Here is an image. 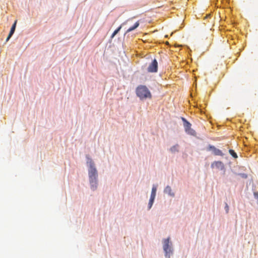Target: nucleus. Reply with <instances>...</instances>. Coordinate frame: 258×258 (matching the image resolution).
<instances>
[{"label":"nucleus","instance_id":"obj_14","mask_svg":"<svg viewBox=\"0 0 258 258\" xmlns=\"http://www.w3.org/2000/svg\"><path fill=\"white\" fill-rule=\"evenodd\" d=\"M157 188L155 186H153L152 189L151 197L155 198Z\"/></svg>","mask_w":258,"mask_h":258},{"label":"nucleus","instance_id":"obj_15","mask_svg":"<svg viewBox=\"0 0 258 258\" xmlns=\"http://www.w3.org/2000/svg\"><path fill=\"white\" fill-rule=\"evenodd\" d=\"M154 199H155V198H153L151 197H150V199L149 203H148L149 209H151V208L152 207L153 202H154Z\"/></svg>","mask_w":258,"mask_h":258},{"label":"nucleus","instance_id":"obj_9","mask_svg":"<svg viewBox=\"0 0 258 258\" xmlns=\"http://www.w3.org/2000/svg\"><path fill=\"white\" fill-rule=\"evenodd\" d=\"M164 192L166 194H167L168 195H169L172 197H173L174 196V193L172 192V189H171V187L168 185L165 187V188L164 189Z\"/></svg>","mask_w":258,"mask_h":258},{"label":"nucleus","instance_id":"obj_8","mask_svg":"<svg viewBox=\"0 0 258 258\" xmlns=\"http://www.w3.org/2000/svg\"><path fill=\"white\" fill-rule=\"evenodd\" d=\"M16 23H17V21H15V22H14V23L13 24V25H12V26L11 27L9 34L6 39V41H8L10 39V38L12 37L13 34H14V33L15 31V29H16Z\"/></svg>","mask_w":258,"mask_h":258},{"label":"nucleus","instance_id":"obj_10","mask_svg":"<svg viewBox=\"0 0 258 258\" xmlns=\"http://www.w3.org/2000/svg\"><path fill=\"white\" fill-rule=\"evenodd\" d=\"M127 22V21L124 22L121 25H120L119 27H118L117 28V29H116L114 32L113 33H112L111 37V38H113L116 34H117V33L120 31V30L121 29V27H122V25H123V24H126V23Z\"/></svg>","mask_w":258,"mask_h":258},{"label":"nucleus","instance_id":"obj_7","mask_svg":"<svg viewBox=\"0 0 258 258\" xmlns=\"http://www.w3.org/2000/svg\"><path fill=\"white\" fill-rule=\"evenodd\" d=\"M208 149L209 150H211L213 151V153L215 155H223V153L221 150L218 149H217L214 146L210 145L208 147Z\"/></svg>","mask_w":258,"mask_h":258},{"label":"nucleus","instance_id":"obj_1","mask_svg":"<svg viewBox=\"0 0 258 258\" xmlns=\"http://www.w3.org/2000/svg\"><path fill=\"white\" fill-rule=\"evenodd\" d=\"M136 93L138 97L141 100H145L146 99H151L152 98V94L145 85H140L137 87L136 90Z\"/></svg>","mask_w":258,"mask_h":258},{"label":"nucleus","instance_id":"obj_6","mask_svg":"<svg viewBox=\"0 0 258 258\" xmlns=\"http://www.w3.org/2000/svg\"><path fill=\"white\" fill-rule=\"evenodd\" d=\"M211 167L216 168L222 170L224 169V165L221 161H215L211 164Z\"/></svg>","mask_w":258,"mask_h":258},{"label":"nucleus","instance_id":"obj_2","mask_svg":"<svg viewBox=\"0 0 258 258\" xmlns=\"http://www.w3.org/2000/svg\"><path fill=\"white\" fill-rule=\"evenodd\" d=\"M89 166V180L95 182V180L97 179L98 174L96 169L95 167V165L93 161L91 159L88 158L87 162Z\"/></svg>","mask_w":258,"mask_h":258},{"label":"nucleus","instance_id":"obj_13","mask_svg":"<svg viewBox=\"0 0 258 258\" xmlns=\"http://www.w3.org/2000/svg\"><path fill=\"white\" fill-rule=\"evenodd\" d=\"M91 188L93 190H95L97 188V180H95V182H93L92 181H90Z\"/></svg>","mask_w":258,"mask_h":258},{"label":"nucleus","instance_id":"obj_5","mask_svg":"<svg viewBox=\"0 0 258 258\" xmlns=\"http://www.w3.org/2000/svg\"><path fill=\"white\" fill-rule=\"evenodd\" d=\"M158 71V62L156 59H154L148 68V72L149 73H156Z\"/></svg>","mask_w":258,"mask_h":258},{"label":"nucleus","instance_id":"obj_4","mask_svg":"<svg viewBox=\"0 0 258 258\" xmlns=\"http://www.w3.org/2000/svg\"><path fill=\"white\" fill-rule=\"evenodd\" d=\"M181 119L183 122V126L185 132L189 135H194L195 134V132L191 128V124L184 118L182 117Z\"/></svg>","mask_w":258,"mask_h":258},{"label":"nucleus","instance_id":"obj_11","mask_svg":"<svg viewBox=\"0 0 258 258\" xmlns=\"http://www.w3.org/2000/svg\"><path fill=\"white\" fill-rule=\"evenodd\" d=\"M139 26V21L137 22L134 25L133 27H130L129 29H128L126 32V33H128L135 29H136L138 26Z\"/></svg>","mask_w":258,"mask_h":258},{"label":"nucleus","instance_id":"obj_16","mask_svg":"<svg viewBox=\"0 0 258 258\" xmlns=\"http://www.w3.org/2000/svg\"><path fill=\"white\" fill-rule=\"evenodd\" d=\"M229 152L230 154V155L232 156L234 158H237L236 153L233 150H229Z\"/></svg>","mask_w":258,"mask_h":258},{"label":"nucleus","instance_id":"obj_3","mask_svg":"<svg viewBox=\"0 0 258 258\" xmlns=\"http://www.w3.org/2000/svg\"><path fill=\"white\" fill-rule=\"evenodd\" d=\"M163 243V249L165 253V256L169 258L170 254L172 253V249L169 245V238L165 239Z\"/></svg>","mask_w":258,"mask_h":258},{"label":"nucleus","instance_id":"obj_12","mask_svg":"<svg viewBox=\"0 0 258 258\" xmlns=\"http://www.w3.org/2000/svg\"><path fill=\"white\" fill-rule=\"evenodd\" d=\"M178 148H179V145L178 144H176L175 145H174L170 148V151L172 153H175V152H178Z\"/></svg>","mask_w":258,"mask_h":258},{"label":"nucleus","instance_id":"obj_17","mask_svg":"<svg viewBox=\"0 0 258 258\" xmlns=\"http://www.w3.org/2000/svg\"><path fill=\"white\" fill-rule=\"evenodd\" d=\"M225 208L226 209V212L228 213V210H229V207H228L227 204H226Z\"/></svg>","mask_w":258,"mask_h":258}]
</instances>
